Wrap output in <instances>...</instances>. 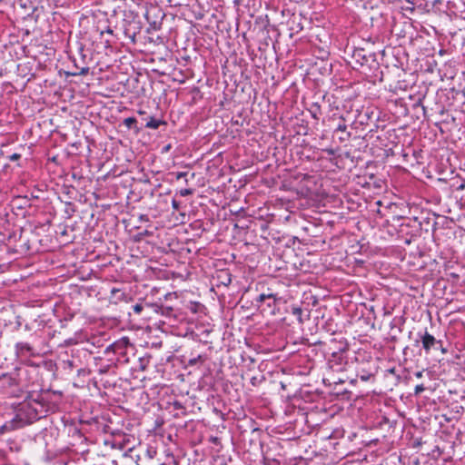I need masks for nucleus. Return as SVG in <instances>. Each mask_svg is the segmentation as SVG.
I'll list each match as a JSON object with an SVG mask.
<instances>
[{
    "label": "nucleus",
    "mask_w": 465,
    "mask_h": 465,
    "mask_svg": "<svg viewBox=\"0 0 465 465\" xmlns=\"http://www.w3.org/2000/svg\"><path fill=\"white\" fill-rule=\"evenodd\" d=\"M292 314L294 315L297 318L299 323H302L303 322L302 308L297 307V306L292 307Z\"/></svg>",
    "instance_id": "11"
},
{
    "label": "nucleus",
    "mask_w": 465,
    "mask_h": 465,
    "mask_svg": "<svg viewBox=\"0 0 465 465\" xmlns=\"http://www.w3.org/2000/svg\"><path fill=\"white\" fill-rule=\"evenodd\" d=\"M281 298L277 295V293L271 292L268 290V292L261 293L256 298L257 306L261 307L262 305H265L266 308H263V311H267L270 314L275 315L278 309V303Z\"/></svg>",
    "instance_id": "1"
},
{
    "label": "nucleus",
    "mask_w": 465,
    "mask_h": 465,
    "mask_svg": "<svg viewBox=\"0 0 465 465\" xmlns=\"http://www.w3.org/2000/svg\"><path fill=\"white\" fill-rule=\"evenodd\" d=\"M194 176H195V173H191V178H192V179H193V178H194Z\"/></svg>",
    "instance_id": "29"
},
{
    "label": "nucleus",
    "mask_w": 465,
    "mask_h": 465,
    "mask_svg": "<svg viewBox=\"0 0 465 465\" xmlns=\"http://www.w3.org/2000/svg\"><path fill=\"white\" fill-rule=\"evenodd\" d=\"M204 359L203 358L202 355H198L197 357H194L193 359H190L188 363L190 366H194L196 365L199 361L201 362H203Z\"/></svg>",
    "instance_id": "14"
},
{
    "label": "nucleus",
    "mask_w": 465,
    "mask_h": 465,
    "mask_svg": "<svg viewBox=\"0 0 465 465\" xmlns=\"http://www.w3.org/2000/svg\"><path fill=\"white\" fill-rule=\"evenodd\" d=\"M422 375H423V371H419L415 372V377L417 379L422 378Z\"/></svg>",
    "instance_id": "26"
},
{
    "label": "nucleus",
    "mask_w": 465,
    "mask_h": 465,
    "mask_svg": "<svg viewBox=\"0 0 465 465\" xmlns=\"http://www.w3.org/2000/svg\"><path fill=\"white\" fill-rule=\"evenodd\" d=\"M425 391V387L423 384H418L415 386V389H414V393L416 395H419L420 394L421 392H423Z\"/></svg>",
    "instance_id": "17"
},
{
    "label": "nucleus",
    "mask_w": 465,
    "mask_h": 465,
    "mask_svg": "<svg viewBox=\"0 0 465 465\" xmlns=\"http://www.w3.org/2000/svg\"><path fill=\"white\" fill-rule=\"evenodd\" d=\"M143 310V306L141 303H136L133 306V311L136 314H140Z\"/></svg>",
    "instance_id": "15"
},
{
    "label": "nucleus",
    "mask_w": 465,
    "mask_h": 465,
    "mask_svg": "<svg viewBox=\"0 0 465 465\" xmlns=\"http://www.w3.org/2000/svg\"><path fill=\"white\" fill-rule=\"evenodd\" d=\"M440 351H441L443 353H446V352H447V350H446V349H444L442 346H441V347H440Z\"/></svg>",
    "instance_id": "28"
},
{
    "label": "nucleus",
    "mask_w": 465,
    "mask_h": 465,
    "mask_svg": "<svg viewBox=\"0 0 465 465\" xmlns=\"http://www.w3.org/2000/svg\"><path fill=\"white\" fill-rule=\"evenodd\" d=\"M96 31L99 33L101 37H104V35H107L110 37H112L114 35V31L110 26H104V27L97 26Z\"/></svg>",
    "instance_id": "10"
},
{
    "label": "nucleus",
    "mask_w": 465,
    "mask_h": 465,
    "mask_svg": "<svg viewBox=\"0 0 465 465\" xmlns=\"http://www.w3.org/2000/svg\"><path fill=\"white\" fill-rule=\"evenodd\" d=\"M312 118H314L315 120H318L320 115L322 114V110H321V106L318 103H313L312 105H311V108L309 109Z\"/></svg>",
    "instance_id": "8"
},
{
    "label": "nucleus",
    "mask_w": 465,
    "mask_h": 465,
    "mask_svg": "<svg viewBox=\"0 0 465 465\" xmlns=\"http://www.w3.org/2000/svg\"><path fill=\"white\" fill-rule=\"evenodd\" d=\"M137 113H138V114L143 115V116H144L146 114L145 112L142 111V110H139Z\"/></svg>",
    "instance_id": "27"
},
{
    "label": "nucleus",
    "mask_w": 465,
    "mask_h": 465,
    "mask_svg": "<svg viewBox=\"0 0 465 465\" xmlns=\"http://www.w3.org/2000/svg\"><path fill=\"white\" fill-rule=\"evenodd\" d=\"M322 151L328 153L329 155H334L336 153V151L333 148H326L323 149Z\"/></svg>",
    "instance_id": "22"
},
{
    "label": "nucleus",
    "mask_w": 465,
    "mask_h": 465,
    "mask_svg": "<svg viewBox=\"0 0 465 465\" xmlns=\"http://www.w3.org/2000/svg\"><path fill=\"white\" fill-rule=\"evenodd\" d=\"M465 189V180L462 181L457 187V191H463Z\"/></svg>",
    "instance_id": "23"
},
{
    "label": "nucleus",
    "mask_w": 465,
    "mask_h": 465,
    "mask_svg": "<svg viewBox=\"0 0 465 465\" xmlns=\"http://www.w3.org/2000/svg\"><path fill=\"white\" fill-rule=\"evenodd\" d=\"M15 348L18 354L28 353L30 355H34L33 348L27 342H18L16 343Z\"/></svg>",
    "instance_id": "6"
},
{
    "label": "nucleus",
    "mask_w": 465,
    "mask_h": 465,
    "mask_svg": "<svg viewBox=\"0 0 465 465\" xmlns=\"http://www.w3.org/2000/svg\"><path fill=\"white\" fill-rule=\"evenodd\" d=\"M421 343L422 348L425 352L430 353L432 348L441 347L443 345L442 341L437 340L432 334L428 332L427 331L421 335Z\"/></svg>",
    "instance_id": "2"
},
{
    "label": "nucleus",
    "mask_w": 465,
    "mask_h": 465,
    "mask_svg": "<svg viewBox=\"0 0 465 465\" xmlns=\"http://www.w3.org/2000/svg\"><path fill=\"white\" fill-rule=\"evenodd\" d=\"M193 193V189H182L180 190V195L183 196V197H185V196H188V195H191Z\"/></svg>",
    "instance_id": "16"
},
{
    "label": "nucleus",
    "mask_w": 465,
    "mask_h": 465,
    "mask_svg": "<svg viewBox=\"0 0 465 465\" xmlns=\"http://www.w3.org/2000/svg\"><path fill=\"white\" fill-rule=\"evenodd\" d=\"M24 426V420L19 415H15L12 420L5 422L2 426H0V435L15 430Z\"/></svg>",
    "instance_id": "3"
},
{
    "label": "nucleus",
    "mask_w": 465,
    "mask_h": 465,
    "mask_svg": "<svg viewBox=\"0 0 465 465\" xmlns=\"http://www.w3.org/2000/svg\"><path fill=\"white\" fill-rule=\"evenodd\" d=\"M21 156L22 155L20 153H15L11 154L10 156H8V159L11 162H15V161L20 160Z\"/></svg>",
    "instance_id": "18"
},
{
    "label": "nucleus",
    "mask_w": 465,
    "mask_h": 465,
    "mask_svg": "<svg viewBox=\"0 0 465 465\" xmlns=\"http://www.w3.org/2000/svg\"><path fill=\"white\" fill-rule=\"evenodd\" d=\"M336 131L337 132H341V133H346V137H341L340 138V140L341 142L348 140L350 138V136H351V134L346 132L347 131V125L344 123L340 124L337 126Z\"/></svg>",
    "instance_id": "12"
},
{
    "label": "nucleus",
    "mask_w": 465,
    "mask_h": 465,
    "mask_svg": "<svg viewBox=\"0 0 465 465\" xmlns=\"http://www.w3.org/2000/svg\"><path fill=\"white\" fill-rule=\"evenodd\" d=\"M143 120L145 122V128L156 130L162 124H166V123L163 120L156 119L153 116H146L143 117Z\"/></svg>",
    "instance_id": "4"
},
{
    "label": "nucleus",
    "mask_w": 465,
    "mask_h": 465,
    "mask_svg": "<svg viewBox=\"0 0 465 465\" xmlns=\"http://www.w3.org/2000/svg\"><path fill=\"white\" fill-rule=\"evenodd\" d=\"M357 375L362 381H368L371 377L374 376V373L370 369H361L358 370Z\"/></svg>",
    "instance_id": "7"
},
{
    "label": "nucleus",
    "mask_w": 465,
    "mask_h": 465,
    "mask_svg": "<svg viewBox=\"0 0 465 465\" xmlns=\"http://www.w3.org/2000/svg\"><path fill=\"white\" fill-rule=\"evenodd\" d=\"M136 124H137V120L134 118V117H128V118H125L124 120V124L131 129V128H135L136 129V132H139L140 131V128H137L136 127Z\"/></svg>",
    "instance_id": "9"
},
{
    "label": "nucleus",
    "mask_w": 465,
    "mask_h": 465,
    "mask_svg": "<svg viewBox=\"0 0 465 465\" xmlns=\"http://www.w3.org/2000/svg\"><path fill=\"white\" fill-rule=\"evenodd\" d=\"M111 43H112L111 38H107V37H106V38L104 39V46H105V47H109V46H111Z\"/></svg>",
    "instance_id": "25"
},
{
    "label": "nucleus",
    "mask_w": 465,
    "mask_h": 465,
    "mask_svg": "<svg viewBox=\"0 0 465 465\" xmlns=\"http://www.w3.org/2000/svg\"><path fill=\"white\" fill-rule=\"evenodd\" d=\"M89 73L88 67H82L78 73H74V74H79V75H86Z\"/></svg>",
    "instance_id": "19"
},
{
    "label": "nucleus",
    "mask_w": 465,
    "mask_h": 465,
    "mask_svg": "<svg viewBox=\"0 0 465 465\" xmlns=\"http://www.w3.org/2000/svg\"><path fill=\"white\" fill-rule=\"evenodd\" d=\"M172 206H173V208L174 210H178V209H179L180 204H179V203H178L176 200H174V199H173V200L172 201Z\"/></svg>",
    "instance_id": "24"
},
{
    "label": "nucleus",
    "mask_w": 465,
    "mask_h": 465,
    "mask_svg": "<svg viewBox=\"0 0 465 465\" xmlns=\"http://www.w3.org/2000/svg\"><path fill=\"white\" fill-rule=\"evenodd\" d=\"M139 361H140L139 370L142 371H145L147 368V365L149 363V358H141Z\"/></svg>",
    "instance_id": "13"
},
{
    "label": "nucleus",
    "mask_w": 465,
    "mask_h": 465,
    "mask_svg": "<svg viewBox=\"0 0 465 465\" xmlns=\"http://www.w3.org/2000/svg\"><path fill=\"white\" fill-rule=\"evenodd\" d=\"M119 343L123 344L124 347H127L129 345V339L127 337H124L119 341Z\"/></svg>",
    "instance_id": "21"
},
{
    "label": "nucleus",
    "mask_w": 465,
    "mask_h": 465,
    "mask_svg": "<svg viewBox=\"0 0 465 465\" xmlns=\"http://www.w3.org/2000/svg\"><path fill=\"white\" fill-rule=\"evenodd\" d=\"M175 175L176 180L185 178L188 174L186 172H178L176 173H173Z\"/></svg>",
    "instance_id": "20"
},
{
    "label": "nucleus",
    "mask_w": 465,
    "mask_h": 465,
    "mask_svg": "<svg viewBox=\"0 0 465 465\" xmlns=\"http://www.w3.org/2000/svg\"><path fill=\"white\" fill-rule=\"evenodd\" d=\"M0 382L3 388H12L17 385L16 379L8 373H4L0 376Z\"/></svg>",
    "instance_id": "5"
}]
</instances>
